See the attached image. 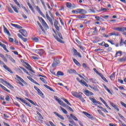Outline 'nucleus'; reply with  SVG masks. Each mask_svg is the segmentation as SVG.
Returning <instances> with one entry per match:
<instances>
[{"mask_svg": "<svg viewBox=\"0 0 126 126\" xmlns=\"http://www.w3.org/2000/svg\"><path fill=\"white\" fill-rule=\"evenodd\" d=\"M44 86L47 88V89H49V90H50V91H52V92H55V90H54L51 87L47 85H44Z\"/></svg>", "mask_w": 126, "mask_h": 126, "instance_id": "34", "label": "nucleus"}, {"mask_svg": "<svg viewBox=\"0 0 126 126\" xmlns=\"http://www.w3.org/2000/svg\"><path fill=\"white\" fill-rule=\"evenodd\" d=\"M54 27L56 30H53V32L56 34V35H54V38L59 42V43H61L62 44H64V42L63 41V35H62V33L60 32V28H61V25L59 23V22L57 21V20H55L54 22Z\"/></svg>", "mask_w": 126, "mask_h": 126, "instance_id": "1", "label": "nucleus"}, {"mask_svg": "<svg viewBox=\"0 0 126 126\" xmlns=\"http://www.w3.org/2000/svg\"><path fill=\"white\" fill-rule=\"evenodd\" d=\"M37 94L39 96H41V97H42V96H44V94H43V93L42 92V91H41L40 90L37 91Z\"/></svg>", "mask_w": 126, "mask_h": 126, "instance_id": "53", "label": "nucleus"}, {"mask_svg": "<svg viewBox=\"0 0 126 126\" xmlns=\"http://www.w3.org/2000/svg\"><path fill=\"white\" fill-rule=\"evenodd\" d=\"M107 42H108L109 43H110L111 45H115V41L114 40H107Z\"/></svg>", "mask_w": 126, "mask_h": 126, "instance_id": "57", "label": "nucleus"}, {"mask_svg": "<svg viewBox=\"0 0 126 126\" xmlns=\"http://www.w3.org/2000/svg\"><path fill=\"white\" fill-rule=\"evenodd\" d=\"M58 103L61 105V106H63V107H66L65 104L63 103V101H62L61 99L58 100Z\"/></svg>", "mask_w": 126, "mask_h": 126, "instance_id": "41", "label": "nucleus"}, {"mask_svg": "<svg viewBox=\"0 0 126 126\" xmlns=\"http://www.w3.org/2000/svg\"><path fill=\"white\" fill-rule=\"evenodd\" d=\"M76 17L78 19H85V18H86V16H84V15L81 16V15H78L76 16Z\"/></svg>", "mask_w": 126, "mask_h": 126, "instance_id": "26", "label": "nucleus"}, {"mask_svg": "<svg viewBox=\"0 0 126 126\" xmlns=\"http://www.w3.org/2000/svg\"><path fill=\"white\" fill-rule=\"evenodd\" d=\"M1 81H3L4 83L5 84H7V85H8V86H10V87H11V85L9 83V82L6 81H3V79H1Z\"/></svg>", "mask_w": 126, "mask_h": 126, "instance_id": "51", "label": "nucleus"}, {"mask_svg": "<svg viewBox=\"0 0 126 126\" xmlns=\"http://www.w3.org/2000/svg\"><path fill=\"white\" fill-rule=\"evenodd\" d=\"M103 87H104V89H105V90H106V91H107V92H108L109 93V94H110V95H113V94L112 93L111 91H110L109 90V89L108 88V87H107V86L106 85H104Z\"/></svg>", "mask_w": 126, "mask_h": 126, "instance_id": "36", "label": "nucleus"}, {"mask_svg": "<svg viewBox=\"0 0 126 126\" xmlns=\"http://www.w3.org/2000/svg\"><path fill=\"white\" fill-rule=\"evenodd\" d=\"M16 98L18 100H20V101H21L24 104H25L26 106H28V107H29L30 108H31V105L29 104V103H27L26 101H25L24 99H22V98L19 97L18 96H16Z\"/></svg>", "mask_w": 126, "mask_h": 126, "instance_id": "11", "label": "nucleus"}, {"mask_svg": "<svg viewBox=\"0 0 126 126\" xmlns=\"http://www.w3.org/2000/svg\"><path fill=\"white\" fill-rule=\"evenodd\" d=\"M27 101H29V102H30L31 104L33 105L34 106H36V103L32 100L29 99V98H26Z\"/></svg>", "mask_w": 126, "mask_h": 126, "instance_id": "50", "label": "nucleus"}, {"mask_svg": "<svg viewBox=\"0 0 126 126\" xmlns=\"http://www.w3.org/2000/svg\"><path fill=\"white\" fill-rule=\"evenodd\" d=\"M113 30H115V31H119L120 32H125V27H117L114 28Z\"/></svg>", "mask_w": 126, "mask_h": 126, "instance_id": "13", "label": "nucleus"}, {"mask_svg": "<svg viewBox=\"0 0 126 126\" xmlns=\"http://www.w3.org/2000/svg\"><path fill=\"white\" fill-rule=\"evenodd\" d=\"M122 54H123V52L122 51H118L117 52H116L115 57L118 58V57H121Z\"/></svg>", "mask_w": 126, "mask_h": 126, "instance_id": "29", "label": "nucleus"}, {"mask_svg": "<svg viewBox=\"0 0 126 126\" xmlns=\"http://www.w3.org/2000/svg\"><path fill=\"white\" fill-rule=\"evenodd\" d=\"M46 16L47 20L49 21V22L51 23V25H53L54 23H53V19H54V16H53V14H52V12H51L50 11L46 12Z\"/></svg>", "mask_w": 126, "mask_h": 126, "instance_id": "4", "label": "nucleus"}, {"mask_svg": "<svg viewBox=\"0 0 126 126\" xmlns=\"http://www.w3.org/2000/svg\"><path fill=\"white\" fill-rule=\"evenodd\" d=\"M64 73L61 71H58L57 73V76H63Z\"/></svg>", "mask_w": 126, "mask_h": 126, "instance_id": "31", "label": "nucleus"}, {"mask_svg": "<svg viewBox=\"0 0 126 126\" xmlns=\"http://www.w3.org/2000/svg\"><path fill=\"white\" fill-rule=\"evenodd\" d=\"M19 32L22 33V35H23L24 37H27V36H28V33L25 30H19Z\"/></svg>", "mask_w": 126, "mask_h": 126, "instance_id": "15", "label": "nucleus"}, {"mask_svg": "<svg viewBox=\"0 0 126 126\" xmlns=\"http://www.w3.org/2000/svg\"><path fill=\"white\" fill-rule=\"evenodd\" d=\"M109 34V36H120L119 33H116L115 32H110Z\"/></svg>", "mask_w": 126, "mask_h": 126, "instance_id": "35", "label": "nucleus"}, {"mask_svg": "<svg viewBox=\"0 0 126 126\" xmlns=\"http://www.w3.org/2000/svg\"><path fill=\"white\" fill-rule=\"evenodd\" d=\"M72 12L74 14H82V15H85V14L87 13V11L85 9L78 8L72 10Z\"/></svg>", "mask_w": 126, "mask_h": 126, "instance_id": "3", "label": "nucleus"}, {"mask_svg": "<svg viewBox=\"0 0 126 126\" xmlns=\"http://www.w3.org/2000/svg\"><path fill=\"white\" fill-rule=\"evenodd\" d=\"M84 94L86 96H89L90 95H94V94L93 93L89 91V90H86L84 91Z\"/></svg>", "mask_w": 126, "mask_h": 126, "instance_id": "21", "label": "nucleus"}, {"mask_svg": "<svg viewBox=\"0 0 126 126\" xmlns=\"http://www.w3.org/2000/svg\"><path fill=\"white\" fill-rule=\"evenodd\" d=\"M82 94H83L82 93H78V94H77V95L76 96V98H79V99H80L82 97Z\"/></svg>", "mask_w": 126, "mask_h": 126, "instance_id": "47", "label": "nucleus"}, {"mask_svg": "<svg viewBox=\"0 0 126 126\" xmlns=\"http://www.w3.org/2000/svg\"><path fill=\"white\" fill-rule=\"evenodd\" d=\"M22 63H23L24 66L26 67L28 70H30V71H32V72H33V69H32V67L28 63H26V62H22Z\"/></svg>", "mask_w": 126, "mask_h": 126, "instance_id": "7", "label": "nucleus"}, {"mask_svg": "<svg viewBox=\"0 0 126 126\" xmlns=\"http://www.w3.org/2000/svg\"><path fill=\"white\" fill-rule=\"evenodd\" d=\"M11 26L14 27L15 28H17V29H22V27L19 26L17 24H11Z\"/></svg>", "mask_w": 126, "mask_h": 126, "instance_id": "22", "label": "nucleus"}, {"mask_svg": "<svg viewBox=\"0 0 126 126\" xmlns=\"http://www.w3.org/2000/svg\"><path fill=\"white\" fill-rule=\"evenodd\" d=\"M7 8L9 12H10V13H13V10H12V9H11V8L7 7Z\"/></svg>", "mask_w": 126, "mask_h": 126, "instance_id": "55", "label": "nucleus"}, {"mask_svg": "<svg viewBox=\"0 0 126 126\" xmlns=\"http://www.w3.org/2000/svg\"><path fill=\"white\" fill-rule=\"evenodd\" d=\"M11 7L13 8V9L14 10V11L16 12V13H18V12H19L18 10H17V8H16V7L13 6V4L10 3V4Z\"/></svg>", "mask_w": 126, "mask_h": 126, "instance_id": "37", "label": "nucleus"}, {"mask_svg": "<svg viewBox=\"0 0 126 126\" xmlns=\"http://www.w3.org/2000/svg\"><path fill=\"white\" fill-rule=\"evenodd\" d=\"M90 100L93 102L94 103V105L95 106H97V104H96V99L94 98H92V97H89Z\"/></svg>", "mask_w": 126, "mask_h": 126, "instance_id": "39", "label": "nucleus"}, {"mask_svg": "<svg viewBox=\"0 0 126 126\" xmlns=\"http://www.w3.org/2000/svg\"><path fill=\"white\" fill-rule=\"evenodd\" d=\"M66 7H67V8H71L72 6V4H71V3L70 2H67L66 3Z\"/></svg>", "mask_w": 126, "mask_h": 126, "instance_id": "40", "label": "nucleus"}, {"mask_svg": "<svg viewBox=\"0 0 126 126\" xmlns=\"http://www.w3.org/2000/svg\"><path fill=\"white\" fill-rule=\"evenodd\" d=\"M67 118H68L69 123V126H76V123L73 121V120H71V118L69 117V115H67Z\"/></svg>", "mask_w": 126, "mask_h": 126, "instance_id": "10", "label": "nucleus"}, {"mask_svg": "<svg viewBox=\"0 0 126 126\" xmlns=\"http://www.w3.org/2000/svg\"><path fill=\"white\" fill-rule=\"evenodd\" d=\"M73 62L78 66H80L81 65V64H80V63L79 62H78V61L76 60V59H73Z\"/></svg>", "mask_w": 126, "mask_h": 126, "instance_id": "33", "label": "nucleus"}, {"mask_svg": "<svg viewBox=\"0 0 126 126\" xmlns=\"http://www.w3.org/2000/svg\"><path fill=\"white\" fill-rule=\"evenodd\" d=\"M0 87H1V88H2V89L4 90L5 91H6V92H8V93H10V91H9L7 89H6V88H5V87L3 86L2 85H1L0 84Z\"/></svg>", "mask_w": 126, "mask_h": 126, "instance_id": "24", "label": "nucleus"}, {"mask_svg": "<svg viewBox=\"0 0 126 126\" xmlns=\"http://www.w3.org/2000/svg\"><path fill=\"white\" fill-rule=\"evenodd\" d=\"M121 104L122 105V106H123V107H124L125 108H126V104L125 103V102H123V101H121Z\"/></svg>", "mask_w": 126, "mask_h": 126, "instance_id": "64", "label": "nucleus"}, {"mask_svg": "<svg viewBox=\"0 0 126 126\" xmlns=\"http://www.w3.org/2000/svg\"><path fill=\"white\" fill-rule=\"evenodd\" d=\"M32 40L33 41H34V42H39V39H38V38H37V37H34L32 39Z\"/></svg>", "mask_w": 126, "mask_h": 126, "instance_id": "60", "label": "nucleus"}, {"mask_svg": "<svg viewBox=\"0 0 126 126\" xmlns=\"http://www.w3.org/2000/svg\"><path fill=\"white\" fill-rule=\"evenodd\" d=\"M118 61L120 62H126V57H123L122 58L119 59Z\"/></svg>", "mask_w": 126, "mask_h": 126, "instance_id": "46", "label": "nucleus"}, {"mask_svg": "<svg viewBox=\"0 0 126 126\" xmlns=\"http://www.w3.org/2000/svg\"><path fill=\"white\" fill-rule=\"evenodd\" d=\"M118 115L119 116L120 118H121L124 121H125V120H126L125 117L123 115H122V114H121L120 113H118Z\"/></svg>", "mask_w": 126, "mask_h": 126, "instance_id": "61", "label": "nucleus"}, {"mask_svg": "<svg viewBox=\"0 0 126 126\" xmlns=\"http://www.w3.org/2000/svg\"><path fill=\"white\" fill-rule=\"evenodd\" d=\"M62 99L63 100V101L65 102V103H66V104H67V105H69V106H71V104L70 103L69 101H68V100H67V99H66L64 98H62Z\"/></svg>", "mask_w": 126, "mask_h": 126, "instance_id": "44", "label": "nucleus"}, {"mask_svg": "<svg viewBox=\"0 0 126 126\" xmlns=\"http://www.w3.org/2000/svg\"><path fill=\"white\" fill-rule=\"evenodd\" d=\"M3 31L4 33L7 34L8 36H11L10 32H9V31L8 30H7V29L5 28V26H4V25H3Z\"/></svg>", "mask_w": 126, "mask_h": 126, "instance_id": "19", "label": "nucleus"}, {"mask_svg": "<svg viewBox=\"0 0 126 126\" xmlns=\"http://www.w3.org/2000/svg\"><path fill=\"white\" fill-rule=\"evenodd\" d=\"M0 57L2 59L4 62L7 63V59H6V57H5V56H4L2 54H0Z\"/></svg>", "mask_w": 126, "mask_h": 126, "instance_id": "32", "label": "nucleus"}, {"mask_svg": "<svg viewBox=\"0 0 126 126\" xmlns=\"http://www.w3.org/2000/svg\"><path fill=\"white\" fill-rule=\"evenodd\" d=\"M94 18L96 19V21H100V20L104 21V19H103L102 18H100L99 16H95L94 17Z\"/></svg>", "mask_w": 126, "mask_h": 126, "instance_id": "45", "label": "nucleus"}, {"mask_svg": "<svg viewBox=\"0 0 126 126\" xmlns=\"http://www.w3.org/2000/svg\"><path fill=\"white\" fill-rule=\"evenodd\" d=\"M38 19L42 25H41L39 21H37V24L39 27V28H37V32L39 33V35H41V34H42V31L43 32L44 34H46V31H47L49 28V26H48V24H47V23L45 22V20H44V19H43V18L38 17Z\"/></svg>", "mask_w": 126, "mask_h": 126, "instance_id": "2", "label": "nucleus"}, {"mask_svg": "<svg viewBox=\"0 0 126 126\" xmlns=\"http://www.w3.org/2000/svg\"><path fill=\"white\" fill-rule=\"evenodd\" d=\"M99 76H100V77H101L102 79L104 81H105V82H108V80H107V79H106V78L105 77H104V75H103V74H102V73Z\"/></svg>", "mask_w": 126, "mask_h": 126, "instance_id": "42", "label": "nucleus"}, {"mask_svg": "<svg viewBox=\"0 0 126 126\" xmlns=\"http://www.w3.org/2000/svg\"><path fill=\"white\" fill-rule=\"evenodd\" d=\"M76 80L79 83H80V84H81V85H82V86H86V87H88V84H87V83H86V82H85L84 80H80L78 77L76 78Z\"/></svg>", "mask_w": 126, "mask_h": 126, "instance_id": "8", "label": "nucleus"}, {"mask_svg": "<svg viewBox=\"0 0 126 126\" xmlns=\"http://www.w3.org/2000/svg\"><path fill=\"white\" fill-rule=\"evenodd\" d=\"M91 89H93V90H94V91H98V88H97V87L94 86V87H91Z\"/></svg>", "mask_w": 126, "mask_h": 126, "instance_id": "56", "label": "nucleus"}, {"mask_svg": "<svg viewBox=\"0 0 126 126\" xmlns=\"http://www.w3.org/2000/svg\"><path fill=\"white\" fill-rule=\"evenodd\" d=\"M90 82H92V83H94V82H95V81H96V79H95L94 78H91L89 79Z\"/></svg>", "mask_w": 126, "mask_h": 126, "instance_id": "62", "label": "nucleus"}, {"mask_svg": "<svg viewBox=\"0 0 126 126\" xmlns=\"http://www.w3.org/2000/svg\"><path fill=\"white\" fill-rule=\"evenodd\" d=\"M20 68H21V69H22V70H23V71L25 73H27V74H28V75H30V74H29V72H28V71H27V70L26 69H25V68H23L21 66L19 67Z\"/></svg>", "mask_w": 126, "mask_h": 126, "instance_id": "43", "label": "nucleus"}, {"mask_svg": "<svg viewBox=\"0 0 126 126\" xmlns=\"http://www.w3.org/2000/svg\"><path fill=\"white\" fill-rule=\"evenodd\" d=\"M124 44V39H123V38H121V41L120 42V46H123Z\"/></svg>", "mask_w": 126, "mask_h": 126, "instance_id": "63", "label": "nucleus"}, {"mask_svg": "<svg viewBox=\"0 0 126 126\" xmlns=\"http://www.w3.org/2000/svg\"><path fill=\"white\" fill-rule=\"evenodd\" d=\"M0 64H2V65H3V67L4 68L7 70V71H8L9 72H10V73H13V72H12V70H11V69H10V68H9L6 65H5V63H4L1 61L0 60Z\"/></svg>", "mask_w": 126, "mask_h": 126, "instance_id": "6", "label": "nucleus"}, {"mask_svg": "<svg viewBox=\"0 0 126 126\" xmlns=\"http://www.w3.org/2000/svg\"><path fill=\"white\" fill-rule=\"evenodd\" d=\"M39 79L41 81H42V82H43V83H44L45 84H48V82H47V81L44 78L40 77V78H39Z\"/></svg>", "mask_w": 126, "mask_h": 126, "instance_id": "49", "label": "nucleus"}, {"mask_svg": "<svg viewBox=\"0 0 126 126\" xmlns=\"http://www.w3.org/2000/svg\"><path fill=\"white\" fill-rule=\"evenodd\" d=\"M70 117L72 118L74 121H76V122H78V119L75 116L73 115L72 114H70Z\"/></svg>", "mask_w": 126, "mask_h": 126, "instance_id": "38", "label": "nucleus"}, {"mask_svg": "<svg viewBox=\"0 0 126 126\" xmlns=\"http://www.w3.org/2000/svg\"><path fill=\"white\" fill-rule=\"evenodd\" d=\"M73 53L75 55V56H78V57H79V58H82V56H81V54H80V53L78 52H77V50H76V49H75V48H73Z\"/></svg>", "mask_w": 126, "mask_h": 126, "instance_id": "17", "label": "nucleus"}, {"mask_svg": "<svg viewBox=\"0 0 126 126\" xmlns=\"http://www.w3.org/2000/svg\"><path fill=\"white\" fill-rule=\"evenodd\" d=\"M27 4L29 6L31 10H32V12H34V8H33V7H32V5H31V4H30V2H29V0H28Z\"/></svg>", "mask_w": 126, "mask_h": 126, "instance_id": "25", "label": "nucleus"}, {"mask_svg": "<svg viewBox=\"0 0 126 126\" xmlns=\"http://www.w3.org/2000/svg\"><path fill=\"white\" fill-rule=\"evenodd\" d=\"M99 99L101 101V102H102V103H103V104H104L105 106L108 109H109V110H111V108H110V107H109V105H108V104H107V102H106V101H105V100H104V99H103V98L100 97Z\"/></svg>", "mask_w": 126, "mask_h": 126, "instance_id": "18", "label": "nucleus"}, {"mask_svg": "<svg viewBox=\"0 0 126 126\" xmlns=\"http://www.w3.org/2000/svg\"><path fill=\"white\" fill-rule=\"evenodd\" d=\"M9 59L10 60V61H11V62H12V63H15V60L13 59H12V57L11 56H9Z\"/></svg>", "mask_w": 126, "mask_h": 126, "instance_id": "59", "label": "nucleus"}, {"mask_svg": "<svg viewBox=\"0 0 126 126\" xmlns=\"http://www.w3.org/2000/svg\"><path fill=\"white\" fill-rule=\"evenodd\" d=\"M67 72L70 74H72L73 73H76V71L73 69H70L68 70Z\"/></svg>", "mask_w": 126, "mask_h": 126, "instance_id": "28", "label": "nucleus"}, {"mask_svg": "<svg viewBox=\"0 0 126 126\" xmlns=\"http://www.w3.org/2000/svg\"><path fill=\"white\" fill-rule=\"evenodd\" d=\"M77 94L78 93H76L75 92H73V91L71 92V94L74 96V97H76Z\"/></svg>", "mask_w": 126, "mask_h": 126, "instance_id": "58", "label": "nucleus"}, {"mask_svg": "<svg viewBox=\"0 0 126 126\" xmlns=\"http://www.w3.org/2000/svg\"><path fill=\"white\" fill-rule=\"evenodd\" d=\"M16 77L18 79L17 81V83L21 85V86H22L23 87V86H24V84L27 86L28 85V84L26 81H25L24 80H23V79H22L21 77L18 76V75H16ZM23 83H24V84Z\"/></svg>", "mask_w": 126, "mask_h": 126, "instance_id": "5", "label": "nucleus"}, {"mask_svg": "<svg viewBox=\"0 0 126 126\" xmlns=\"http://www.w3.org/2000/svg\"><path fill=\"white\" fill-rule=\"evenodd\" d=\"M110 104L111 106H112V107H114V108L115 109V110H116V111H118V112H119V111H120V109H119L118 106H117V105L114 104V103L110 102Z\"/></svg>", "mask_w": 126, "mask_h": 126, "instance_id": "23", "label": "nucleus"}, {"mask_svg": "<svg viewBox=\"0 0 126 126\" xmlns=\"http://www.w3.org/2000/svg\"><path fill=\"white\" fill-rule=\"evenodd\" d=\"M60 108L64 114L65 115L67 114V111H66V110L64 109V108H63L62 106H60Z\"/></svg>", "mask_w": 126, "mask_h": 126, "instance_id": "48", "label": "nucleus"}, {"mask_svg": "<svg viewBox=\"0 0 126 126\" xmlns=\"http://www.w3.org/2000/svg\"><path fill=\"white\" fill-rule=\"evenodd\" d=\"M34 7L36 9L37 12L39 13V14L42 16V17H45V15L43 14V12L41 11V10L40 9V8H39L38 6H35Z\"/></svg>", "mask_w": 126, "mask_h": 126, "instance_id": "14", "label": "nucleus"}, {"mask_svg": "<svg viewBox=\"0 0 126 126\" xmlns=\"http://www.w3.org/2000/svg\"><path fill=\"white\" fill-rule=\"evenodd\" d=\"M34 53L39 55V56H42L43 54H44V50L40 49H36L34 50Z\"/></svg>", "mask_w": 126, "mask_h": 126, "instance_id": "12", "label": "nucleus"}, {"mask_svg": "<svg viewBox=\"0 0 126 126\" xmlns=\"http://www.w3.org/2000/svg\"><path fill=\"white\" fill-rule=\"evenodd\" d=\"M116 77V72H114L113 73H112L110 76V78L111 80H115V78Z\"/></svg>", "mask_w": 126, "mask_h": 126, "instance_id": "27", "label": "nucleus"}, {"mask_svg": "<svg viewBox=\"0 0 126 126\" xmlns=\"http://www.w3.org/2000/svg\"><path fill=\"white\" fill-rule=\"evenodd\" d=\"M93 70L94 71V72H96V74H97V75H100L101 73H99V71H98V70H97V69L95 68H93Z\"/></svg>", "mask_w": 126, "mask_h": 126, "instance_id": "54", "label": "nucleus"}, {"mask_svg": "<svg viewBox=\"0 0 126 126\" xmlns=\"http://www.w3.org/2000/svg\"><path fill=\"white\" fill-rule=\"evenodd\" d=\"M54 114H55V115H56V116L58 117V118H60V119H61L63 121V120H64V118H63V116H62L61 115L59 114V113H58L57 112H54Z\"/></svg>", "mask_w": 126, "mask_h": 126, "instance_id": "30", "label": "nucleus"}, {"mask_svg": "<svg viewBox=\"0 0 126 126\" xmlns=\"http://www.w3.org/2000/svg\"><path fill=\"white\" fill-rule=\"evenodd\" d=\"M91 32H93L94 34H98V30H97V27H94L90 29Z\"/></svg>", "mask_w": 126, "mask_h": 126, "instance_id": "16", "label": "nucleus"}, {"mask_svg": "<svg viewBox=\"0 0 126 126\" xmlns=\"http://www.w3.org/2000/svg\"><path fill=\"white\" fill-rule=\"evenodd\" d=\"M36 114L39 116L40 119L44 120V117H43V116H42V114H41L39 111H36Z\"/></svg>", "mask_w": 126, "mask_h": 126, "instance_id": "52", "label": "nucleus"}, {"mask_svg": "<svg viewBox=\"0 0 126 126\" xmlns=\"http://www.w3.org/2000/svg\"><path fill=\"white\" fill-rule=\"evenodd\" d=\"M83 113L85 116H86L87 118H89V119H90V120H92V121H94V120H95V118H94V117H93L92 115L88 113V112L84 111L83 112Z\"/></svg>", "mask_w": 126, "mask_h": 126, "instance_id": "9", "label": "nucleus"}, {"mask_svg": "<svg viewBox=\"0 0 126 126\" xmlns=\"http://www.w3.org/2000/svg\"><path fill=\"white\" fill-rule=\"evenodd\" d=\"M0 46L2 48H3V50H4L5 52H7V53H9V51H8V50H7V49L6 48V45H5V44H3L1 43L0 41Z\"/></svg>", "mask_w": 126, "mask_h": 126, "instance_id": "20", "label": "nucleus"}]
</instances>
